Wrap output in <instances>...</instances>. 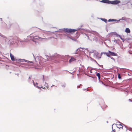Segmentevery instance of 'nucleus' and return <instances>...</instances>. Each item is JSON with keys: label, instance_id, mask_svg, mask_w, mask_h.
Instances as JSON below:
<instances>
[{"label": "nucleus", "instance_id": "28", "mask_svg": "<svg viewBox=\"0 0 132 132\" xmlns=\"http://www.w3.org/2000/svg\"><path fill=\"white\" fill-rule=\"evenodd\" d=\"M44 76H43V81H44Z\"/></svg>", "mask_w": 132, "mask_h": 132}, {"label": "nucleus", "instance_id": "4", "mask_svg": "<svg viewBox=\"0 0 132 132\" xmlns=\"http://www.w3.org/2000/svg\"><path fill=\"white\" fill-rule=\"evenodd\" d=\"M34 37L33 38L32 40L35 42H37L38 40H41L43 39H47L48 38H42L41 37L38 36H35L33 35Z\"/></svg>", "mask_w": 132, "mask_h": 132}, {"label": "nucleus", "instance_id": "9", "mask_svg": "<svg viewBox=\"0 0 132 132\" xmlns=\"http://www.w3.org/2000/svg\"><path fill=\"white\" fill-rule=\"evenodd\" d=\"M65 38L67 39H68V38H69L70 39L74 40H75L77 39V38H74L73 37L68 34H67V35L65 36Z\"/></svg>", "mask_w": 132, "mask_h": 132}, {"label": "nucleus", "instance_id": "22", "mask_svg": "<svg viewBox=\"0 0 132 132\" xmlns=\"http://www.w3.org/2000/svg\"><path fill=\"white\" fill-rule=\"evenodd\" d=\"M118 36H119V37L122 40H124V39H123V38H122L119 35H118Z\"/></svg>", "mask_w": 132, "mask_h": 132}, {"label": "nucleus", "instance_id": "32", "mask_svg": "<svg viewBox=\"0 0 132 132\" xmlns=\"http://www.w3.org/2000/svg\"><path fill=\"white\" fill-rule=\"evenodd\" d=\"M29 79H30V77H29Z\"/></svg>", "mask_w": 132, "mask_h": 132}, {"label": "nucleus", "instance_id": "30", "mask_svg": "<svg viewBox=\"0 0 132 132\" xmlns=\"http://www.w3.org/2000/svg\"><path fill=\"white\" fill-rule=\"evenodd\" d=\"M114 42H116V40H114Z\"/></svg>", "mask_w": 132, "mask_h": 132}, {"label": "nucleus", "instance_id": "25", "mask_svg": "<svg viewBox=\"0 0 132 132\" xmlns=\"http://www.w3.org/2000/svg\"><path fill=\"white\" fill-rule=\"evenodd\" d=\"M111 58L113 60H114V59L113 58L111 57Z\"/></svg>", "mask_w": 132, "mask_h": 132}, {"label": "nucleus", "instance_id": "27", "mask_svg": "<svg viewBox=\"0 0 132 132\" xmlns=\"http://www.w3.org/2000/svg\"><path fill=\"white\" fill-rule=\"evenodd\" d=\"M113 131H114V132H115V131H116V130H115V129L113 130Z\"/></svg>", "mask_w": 132, "mask_h": 132}, {"label": "nucleus", "instance_id": "10", "mask_svg": "<svg viewBox=\"0 0 132 132\" xmlns=\"http://www.w3.org/2000/svg\"><path fill=\"white\" fill-rule=\"evenodd\" d=\"M59 57L60 56H55L54 57L53 59L52 60H54L55 63H57L59 62Z\"/></svg>", "mask_w": 132, "mask_h": 132}, {"label": "nucleus", "instance_id": "1", "mask_svg": "<svg viewBox=\"0 0 132 132\" xmlns=\"http://www.w3.org/2000/svg\"><path fill=\"white\" fill-rule=\"evenodd\" d=\"M99 54L95 50L90 51L89 52V56L90 58L92 59L93 57L99 59L101 58V57L98 56Z\"/></svg>", "mask_w": 132, "mask_h": 132}, {"label": "nucleus", "instance_id": "3", "mask_svg": "<svg viewBox=\"0 0 132 132\" xmlns=\"http://www.w3.org/2000/svg\"><path fill=\"white\" fill-rule=\"evenodd\" d=\"M35 61L37 62H38L39 64L41 65L42 62H45L46 60L41 56H37L35 58Z\"/></svg>", "mask_w": 132, "mask_h": 132}, {"label": "nucleus", "instance_id": "6", "mask_svg": "<svg viewBox=\"0 0 132 132\" xmlns=\"http://www.w3.org/2000/svg\"><path fill=\"white\" fill-rule=\"evenodd\" d=\"M33 35L31 34H30V36H29L27 37V38L26 39H24L23 40H22L21 41H20V42H27L28 40H32L33 39Z\"/></svg>", "mask_w": 132, "mask_h": 132}, {"label": "nucleus", "instance_id": "14", "mask_svg": "<svg viewBox=\"0 0 132 132\" xmlns=\"http://www.w3.org/2000/svg\"><path fill=\"white\" fill-rule=\"evenodd\" d=\"M120 20H116L114 19H109L108 20V21L109 22H111V21H117V22H118Z\"/></svg>", "mask_w": 132, "mask_h": 132}, {"label": "nucleus", "instance_id": "12", "mask_svg": "<svg viewBox=\"0 0 132 132\" xmlns=\"http://www.w3.org/2000/svg\"><path fill=\"white\" fill-rule=\"evenodd\" d=\"M33 83L34 84V86L36 87L37 88H44V89H45V87L44 88L43 87V86H41L40 87H39L38 86H36L37 85H38V83L37 82H36L35 84V83L34 82V81L33 80Z\"/></svg>", "mask_w": 132, "mask_h": 132}, {"label": "nucleus", "instance_id": "31", "mask_svg": "<svg viewBox=\"0 0 132 132\" xmlns=\"http://www.w3.org/2000/svg\"><path fill=\"white\" fill-rule=\"evenodd\" d=\"M102 53H101V56H102Z\"/></svg>", "mask_w": 132, "mask_h": 132}, {"label": "nucleus", "instance_id": "17", "mask_svg": "<svg viewBox=\"0 0 132 132\" xmlns=\"http://www.w3.org/2000/svg\"><path fill=\"white\" fill-rule=\"evenodd\" d=\"M110 34L112 35H116L117 37L118 36V34H117L116 32H111L110 33Z\"/></svg>", "mask_w": 132, "mask_h": 132}, {"label": "nucleus", "instance_id": "24", "mask_svg": "<svg viewBox=\"0 0 132 132\" xmlns=\"http://www.w3.org/2000/svg\"><path fill=\"white\" fill-rule=\"evenodd\" d=\"M46 87H48V85L47 84L45 83Z\"/></svg>", "mask_w": 132, "mask_h": 132}, {"label": "nucleus", "instance_id": "21", "mask_svg": "<svg viewBox=\"0 0 132 132\" xmlns=\"http://www.w3.org/2000/svg\"><path fill=\"white\" fill-rule=\"evenodd\" d=\"M118 78L119 79H121V77L120 76V75L119 73H118Z\"/></svg>", "mask_w": 132, "mask_h": 132}, {"label": "nucleus", "instance_id": "19", "mask_svg": "<svg viewBox=\"0 0 132 132\" xmlns=\"http://www.w3.org/2000/svg\"><path fill=\"white\" fill-rule=\"evenodd\" d=\"M96 75L98 77V79H100V73H96Z\"/></svg>", "mask_w": 132, "mask_h": 132}, {"label": "nucleus", "instance_id": "18", "mask_svg": "<svg viewBox=\"0 0 132 132\" xmlns=\"http://www.w3.org/2000/svg\"><path fill=\"white\" fill-rule=\"evenodd\" d=\"M117 127L119 128H121L123 127V126L120 124H117Z\"/></svg>", "mask_w": 132, "mask_h": 132}, {"label": "nucleus", "instance_id": "11", "mask_svg": "<svg viewBox=\"0 0 132 132\" xmlns=\"http://www.w3.org/2000/svg\"><path fill=\"white\" fill-rule=\"evenodd\" d=\"M19 61L20 62H25L28 63H32V65H33V63L32 61H30L24 59H20L19 60Z\"/></svg>", "mask_w": 132, "mask_h": 132}, {"label": "nucleus", "instance_id": "29", "mask_svg": "<svg viewBox=\"0 0 132 132\" xmlns=\"http://www.w3.org/2000/svg\"><path fill=\"white\" fill-rule=\"evenodd\" d=\"M62 86H63V87H64L65 86V85H63H63H62Z\"/></svg>", "mask_w": 132, "mask_h": 132}, {"label": "nucleus", "instance_id": "2", "mask_svg": "<svg viewBox=\"0 0 132 132\" xmlns=\"http://www.w3.org/2000/svg\"><path fill=\"white\" fill-rule=\"evenodd\" d=\"M99 1L104 3L108 4H116L120 3V1L118 0H115L113 1H111L108 0H102Z\"/></svg>", "mask_w": 132, "mask_h": 132}, {"label": "nucleus", "instance_id": "13", "mask_svg": "<svg viewBox=\"0 0 132 132\" xmlns=\"http://www.w3.org/2000/svg\"><path fill=\"white\" fill-rule=\"evenodd\" d=\"M76 60L75 59V58H74L73 57H71V59L69 60V63H71L73 61L75 60Z\"/></svg>", "mask_w": 132, "mask_h": 132}, {"label": "nucleus", "instance_id": "8", "mask_svg": "<svg viewBox=\"0 0 132 132\" xmlns=\"http://www.w3.org/2000/svg\"><path fill=\"white\" fill-rule=\"evenodd\" d=\"M77 51L81 52L84 53H87L88 52V50L87 49H85L84 48H79L77 50Z\"/></svg>", "mask_w": 132, "mask_h": 132}, {"label": "nucleus", "instance_id": "15", "mask_svg": "<svg viewBox=\"0 0 132 132\" xmlns=\"http://www.w3.org/2000/svg\"><path fill=\"white\" fill-rule=\"evenodd\" d=\"M125 32L127 33H130V30L128 28L126 29Z\"/></svg>", "mask_w": 132, "mask_h": 132}, {"label": "nucleus", "instance_id": "16", "mask_svg": "<svg viewBox=\"0 0 132 132\" xmlns=\"http://www.w3.org/2000/svg\"><path fill=\"white\" fill-rule=\"evenodd\" d=\"M10 55L12 60V61H14L15 59L14 56L11 54V53H10Z\"/></svg>", "mask_w": 132, "mask_h": 132}, {"label": "nucleus", "instance_id": "23", "mask_svg": "<svg viewBox=\"0 0 132 132\" xmlns=\"http://www.w3.org/2000/svg\"><path fill=\"white\" fill-rule=\"evenodd\" d=\"M0 35L2 37H4V36H3V35L1 34V33H0Z\"/></svg>", "mask_w": 132, "mask_h": 132}, {"label": "nucleus", "instance_id": "26", "mask_svg": "<svg viewBox=\"0 0 132 132\" xmlns=\"http://www.w3.org/2000/svg\"><path fill=\"white\" fill-rule=\"evenodd\" d=\"M96 63L98 64V65L99 66H100L99 64L98 63H97L96 61Z\"/></svg>", "mask_w": 132, "mask_h": 132}, {"label": "nucleus", "instance_id": "7", "mask_svg": "<svg viewBox=\"0 0 132 132\" xmlns=\"http://www.w3.org/2000/svg\"><path fill=\"white\" fill-rule=\"evenodd\" d=\"M104 54H105L108 57H110V55L113 56H116V54L113 52H111L109 51L107 53H104Z\"/></svg>", "mask_w": 132, "mask_h": 132}, {"label": "nucleus", "instance_id": "20", "mask_svg": "<svg viewBox=\"0 0 132 132\" xmlns=\"http://www.w3.org/2000/svg\"><path fill=\"white\" fill-rule=\"evenodd\" d=\"M101 19L103 21H104V22H106L107 21V20L106 19Z\"/></svg>", "mask_w": 132, "mask_h": 132}, {"label": "nucleus", "instance_id": "5", "mask_svg": "<svg viewBox=\"0 0 132 132\" xmlns=\"http://www.w3.org/2000/svg\"><path fill=\"white\" fill-rule=\"evenodd\" d=\"M63 30L65 32H67L68 33L71 34V33L75 32L76 30V29H71L64 28Z\"/></svg>", "mask_w": 132, "mask_h": 132}]
</instances>
